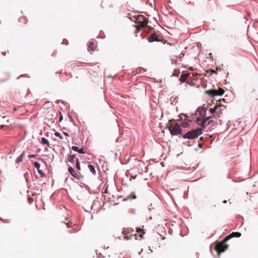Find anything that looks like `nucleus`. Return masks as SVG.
<instances>
[{"label":"nucleus","mask_w":258,"mask_h":258,"mask_svg":"<svg viewBox=\"0 0 258 258\" xmlns=\"http://www.w3.org/2000/svg\"><path fill=\"white\" fill-rule=\"evenodd\" d=\"M206 114V109L204 107H199L197 109L196 112V116H197V118L196 119V122L198 125H200L203 128H205L207 126V124H206V122L209 120L210 118H211V116H209L207 117H205L203 120L200 118L203 116H205Z\"/></svg>","instance_id":"1"},{"label":"nucleus","mask_w":258,"mask_h":258,"mask_svg":"<svg viewBox=\"0 0 258 258\" xmlns=\"http://www.w3.org/2000/svg\"><path fill=\"white\" fill-rule=\"evenodd\" d=\"M137 232H140L142 234L140 235V236L142 237V235L144 234L145 233L144 232V230L142 229H138L135 232L133 229H128L125 230L122 232V234L124 235V237L125 239L128 240V239H132L133 238H134L135 239H137Z\"/></svg>","instance_id":"2"},{"label":"nucleus","mask_w":258,"mask_h":258,"mask_svg":"<svg viewBox=\"0 0 258 258\" xmlns=\"http://www.w3.org/2000/svg\"><path fill=\"white\" fill-rule=\"evenodd\" d=\"M203 133V130L202 128H197L189 131L187 133L182 135V137L184 139H194L198 137Z\"/></svg>","instance_id":"3"},{"label":"nucleus","mask_w":258,"mask_h":258,"mask_svg":"<svg viewBox=\"0 0 258 258\" xmlns=\"http://www.w3.org/2000/svg\"><path fill=\"white\" fill-rule=\"evenodd\" d=\"M227 241H225V238L221 241L217 242L214 247L215 250L217 252L218 255H220V253L224 252L226 249H228L229 246L226 244Z\"/></svg>","instance_id":"4"},{"label":"nucleus","mask_w":258,"mask_h":258,"mask_svg":"<svg viewBox=\"0 0 258 258\" xmlns=\"http://www.w3.org/2000/svg\"><path fill=\"white\" fill-rule=\"evenodd\" d=\"M170 122L171 121H169V123L168 124L170 134L173 136L181 134L182 130L179 125L177 123H170Z\"/></svg>","instance_id":"5"},{"label":"nucleus","mask_w":258,"mask_h":258,"mask_svg":"<svg viewBox=\"0 0 258 258\" xmlns=\"http://www.w3.org/2000/svg\"><path fill=\"white\" fill-rule=\"evenodd\" d=\"M205 93L211 97H215L218 96H222L225 92V91L221 88L217 89H210L205 91Z\"/></svg>","instance_id":"6"},{"label":"nucleus","mask_w":258,"mask_h":258,"mask_svg":"<svg viewBox=\"0 0 258 258\" xmlns=\"http://www.w3.org/2000/svg\"><path fill=\"white\" fill-rule=\"evenodd\" d=\"M226 109V106L221 104L220 103L216 105V115H213L211 118H214L215 119H218V117L220 116V115L222 113V111Z\"/></svg>","instance_id":"7"},{"label":"nucleus","mask_w":258,"mask_h":258,"mask_svg":"<svg viewBox=\"0 0 258 258\" xmlns=\"http://www.w3.org/2000/svg\"><path fill=\"white\" fill-rule=\"evenodd\" d=\"M68 170L70 174L75 178L77 179H80L82 177V176L81 175L80 172H76L74 169L72 167H70L68 169Z\"/></svg>","instance_id":"8"},{"label":"nucleus","mask_w":258,"mask_h":258,"mask_svg":"<svg viewBox=\"0 0 258 258\" xmlns=\"http://www.w3.org/2000/svg\"><path fill=\"white\" fill-rule=\"evenodd\" d=\"M241 234L240 232H233L225 238V241H228L233 237H239L241 236Z\"/></svg>","instance_id":"9"},{"label":"nucleus","mask_w":258,"mask_h":258,"mask_svg":"<svg viewBox=\"0 0 258 258\" xmlns=\"http://www.w3.org/2000/svg\"><path fill=\"white\" fill-rule=\"evenodd\" d=\"M97 47V42H90L88 45V49L91 51H95Z\"/></svg>","instance_id":"10"},{"label":"nucleus","mask_w":258,"mask_h":258,"mask_svg":"<svg viewBox=\"0 0 258 258\" xmlns=\"http://www.w3.org/2000/svg\"><path fill=\"white\" fill-rule=\"evenodd\" d=\"M190 74L186 73H182L180 76V78L179 79V81L181 82L182 83L184 82L186 79L189 77Z\"/></svg>","instance_id":"11"},{"label":"nucleus","mask_w":258,"mask_h":258,"mask_svg":"<svg viewBox=\"0 0 258 258\" xmlns=\"http://www.w3.org/2000/svg\"><path fill=\"white\" fill-rule=\"evenodd\" d=\"M184 116L185 117V118H184L182 122L181 125L182 127L185 128L188 126L189 122L191 121L187 118V116L186 115H185Z\"/></svg>","instance_id":"12"},{"label":"nucleus","mask_w":258,"mask_h":258,"mask_svg":"<svg viewBox=\"0 0 258 258\" xmlns=\"http://www.w3.org/2000/svg\"><path fill=\"white\" fill-rule=\"evenodd\" d=\"M148 41L150 42H153V41H159V40H158V36L157 35L154 33V34H152L149 37H148Z\"/></svg>","instance_id":"13"},{"label":"nucleus","mask_w":258,"mask_h":258,"mask_svg":"<svg viewBox=\"0 0 258 258\" xmlns=\"http://www.w3.org/2000/svg\"><path fill=\"white\" fill-rule=\"evenodd\" d=\"M52 106H53V104L51 102H45V103H44L43 104L42 107L44 110L48 109V108H51V111H54L53 109L52 108Z\"/></svg>","instance_id":"14"},{"label":"nucleus","mask_w":258,"mask_h":258,"mask_svg":"<svg viewBox=\"0 0 258 258\" xmlns=\"http://www.w3.org/2000/svg\"><path fill=\"white\" fill-rule=\"evenodd\" d=\"M148 21L147 19L143 15H138L136 17V21H138V22H144V21Z\"/></svg>","instance_id":"15"},{"label":"nucleus","mask_w":258,"mask_h":258,"mask_svg":"<svg viewBox=\"0 0 258 258\" xmlns=\"http://www.w3.org/2000/svg\"><path fill=\"white\" fill-rule=\"evenodd\" d=\"M19 22L20 23H23V24H26L28 22V20L26 16H22L19 18Z\"/></svg>","instance_id":"16"},{"label":"nucleus","mask_w":258,"mask_h":258,"mask_svg":"<svg viewBox=\"0 0 258 258\" xmlns=\"http://www.w3.org/2000/svg\"><path fill=\"white\" fill-rule=\"evenodd\" d=\"M72 149L74 150V151L78 152V153L80 154H84L85 152L84 151L83 149H79L78 147L77 146H72Z\"/></svg>","instance_id":"17"},{"label":"nucleus","mask_w":258,"mask_h":258,"mask_svg":"<svg viewBox=\"0 0 258 258\" xmlns=\"http://www.w3.org/2000/svg\"><path fill=\"white\" fill-rule=\"evenodd\" d=\"M135 22L139 25L141 26L142 27L145 28L147 26V24L148 23V21H146L144 22H138V21H135Z\"/></svg>","instance_id":"18"},{"label":"nucleus","mask_w":258,"mask_h":258,"mask_svg":"<svg viewBox=\"0 0 258 258\" xmlns=\"http://www.w3.org/2000/svg\"><path fill=\"white\" fill-rule=\"evenodd\" d=\"M88 168L89 169L90 172L92 173L93 175H96V170L93 165L91 164L88 165Z\"/></svg>","instance_id":"19"},{"label":"nucleus","mask_w":258,"mask_h":258,"mask_svg":"<svg viewBox=\"0 0 258 258\" xmlns=\"http://www.w3.org/2000/svg\"><path fill=\"white\" fill-rule=\"evenodd\" d=\"M76 155H70L68 158V160L69 162L73 163L75 159Z\"/></svg>","instance_id":"20"},{"label":"nucleus","mask_w":258,"mask_h":258,"mask_svg":"<svg viewBox=\"0 0 258 258\" xmlns=\"http://www.w3.org/2000/svg\"><path fill=\"white\" fill-rule=\"evenodd\" d=\"M24 156V153L21 154L17 159V162L20 163L22 161Z\"/></svg>","instance_id":"21"},{"label":"nucleus","mask_w":258,"mask_h":258,"mask_svg":"<svg viewBox=\"0 0 258 258\" xmlns=\"http://www.w3.org/2000/svg\"><path fill=\"white\" fill-rule=\"evenodd\" d=\"M41 142L42 144L47 145L48 146H49L48 141L45 138H42Z\"/></svg>","instance_id":"22"},{"label":"nucleus","mask_w":258,"mask_h":258,"mask_svg":"<svg viewBox=\"0 0 258 258\" xmlns=\"http://www.w3.org/2000/svg\"><path fill=\"white\" fill-rule=\"evenodd\" d=\"M34 166L37 170L40 169V164L39 163L37 162H35L34 163Z\"/></svg>","instance_id":"23"},{"label":"nucleus","mask_w":258,"mask_h":258,"mask_svg":"<svg viewBox=\"0 0 258 258\" xmlns=\"http://www.w3.org/2000/svg\"><path fill=\"white\" fill-rule=\"evenodd\" d=\"M76 168L78 170H81V167L80 165V162L78 159H76Z\"/></svg>","instance_id":"24"},{"label":"nucleus","mask_w":258,"mask_h":258,"mask_svg":"<svg viewBox=\"0 0 258 258\" xmlns=\"http://www.w3.org/2000/svg\"><path fill=\"white\" fill-rule=\"evenodd\" d=\"M54 135L56 136V137H58L59 139H60L61 140H62L63 139V137L62 136V135L58 132H55L54 133Z\"/></svg>","instance_id":"25"},{"label":"nucleus","mask_w":258,"mask_h":258,"mask_svg":"<svg viewBox=\"0 0 258 258\" xmlns=\"http://www.w3.org/2000/svg\"><path fill=\"white\" fill-rule=\"evenodd\" d=\"M209 111L212 114H213L214 113H216V105L215 106V107L213 108H210Z\"/></svg>","instance_id":"26"},{"label":"nucleus","mask_w":258,"mask_h":258,"mask_svg":"<svg viewBox=\"0 0 258 258\" xmlns=\"http://www.w3.org/2000/svg\"><path fill=\"white\" fill-rule=\"evenodd\" d=\"M136 33H138L141 30V28H143L139 25H137L136 26Z\"/></svg>","instance_id":"27"},{"label":"nucleus","mask_w":258,"mask_h":258,"mask_svg":"<svg viewBox=\"0 0 258 258\" xmlns=\"http://www.w3.org/2000/svg\"><path fill=\"white\" fill-rule=\"evenodd\" d=\"M38 172L42 176V177H45V174L43 172V171L40 170V169H39L38 170Z\"/></svg>","instance_id":"28"},{"label":"nucleus","mask_w":258,"mask_h":258,"mask_svg":"<svg viewBox=\"0 0 258 258\" xmlns=\"http://www.w3.org/2000/svg\"><path fill=\"white\" fill-rule=\"evenodd\" d=\"M179 73V71L178 70H177V71L175 70L174 73L173 74V75L175 76H178V74Z\"/></svg>","instance_id":"29"},{"label":"nucleus","mask_w":258,"mask_h":258,"mask_svg":"<svg viewBox=\"0 0 258 258\" xmlns=\"http://www.w3.org/2000/svg\"><path fill=\"white\" fill-rule=\"evenodd\" d=\"M213 120H209L207 122H206V124H207V126L208 125H211V124H213Z\"/></svg>","instance_id":"30"},{"label":"nucleus","mask_w":258,"mask_h":258,"mask_svg":"<svg viewBox=\"0 0 258 258\" xmlns=\"http://www.w3.org/2000/svg\"><path fill=\"white\" fill-rule=\"evenodd\" d=\"M192 77H194L198 78V76H201V75L198 74V73H192Z\"/></svg>","instance_id":"31"},{"label":"nucleus","mask_w":258,"mask_h":258,"mask_svg":"<svg viewBox=\"0 0 258 258\" xmlns=\"http://www.w3.org/2000/svg\"><path fill=\"white\" fill-rule=\"evenodd\" d=\"M104 193H105V194L108 193V186L105 189Z\"/></svg>","instance_id":"32"},{"label":"nucleus","mask_w":258,"mask_h":258,"mask_svg":"<svg viewBox=\"0 0 258 258\" xmlns=\"http://www.w3.org/2000/svg\"><path fill=\"white\" fill-rule=\"evenodd\" d=\"M29 158H34L35 157V155H30L29 156Z\"/></svg>","instance_id":"33"},{"label":"nucleus","mask_w":258,"mask_h":258,"mask_svg":"<svg viewBox=\"0 0 258 258\" xmlns=\"http://www.w3.org/2000/svg\"><path fill=\"white\" fill-rule=\"evenodd\" d=\"M202 146H203L202 144H199V146L200 148H202Z\"/></svg>","instance_id":"34"},{"label":"nucleus","mask_w":258,"mask_h":258,"mask_svg":"<svg viewBox=\"0 0 258 258\" xmlns=\"http://www.w3.org/2000/svg\"><path fill=\"white\" fill-rule=\"evenodd\" d=\"M133 199H136V196L135 195H134V196L133 197Z\"/></svg>","instance_id":"35"},{"label":"nucleus","mask_w":258,"mask_h":258,"mask_svg":"<svg viewBox=\"0 0 258 258\" xmlns=\"http://www.w3.org/2000/svg\"><path fill=\"white\" fill-rule=\"evenodd\" d=\"M64 134L67 136H69V134L68 133H64Z\"/></svg>","instance_id":"36"},{"label":"nucleus","mask_w":258,"mask_h":258,"mask_svg":"<svg viewBox=\"0 0 258 258\" xmlns=\"http://www.w3.org/2000/svg\"><path fill=\"white\" fill-rule=\"evenodd\" d=\"M131 177H133V178L135 179L136 177V175H135L134 176H132Z\"/></svg>","instance_id":"37"},{"label":"nucleus","mask_w":258,"mask_h":258,"mask_svg":"<svg viewBox=\"0 0 258 258\" xmlns=\"http://www.w3.org/2000/svg\"><path fill=\"white\" fill-rule=\"evenodd\" d=\"M66 224L68 227H70L69 223H67Z\"/></svg>","instance_id":"38"},{"label":"nucleus","mask_w":258,"mask_h":258,"mask_svg":"<svg viewBox=\"0 0 258 258\" xmlns=\"http://www.w3.org/2000/svg\"><path fill=\"white\" fill-rule=\"evenodd\" d=\"M203 137H201L200 138V140H203Z\"/></svg>","instance_id":"39"},{"label":"nucleus","mask_w":258,"mask_h":258,"mask_svg":"<svg viewBox=\"0 0 258 258\" xmlns=\"http://www.w3.org/2000/svg\"><path fill=\"white\" fill-rule=\"evenodd\" d=\"M223 203H227V201H223Z\"/></svg>","instance_id":"40"},{"label":"nucleus","mask_w":258,"mask_h":258,"mask_svg":"<svg viewBox=\"0 0 258 258\" xmlns=\"http://www.w3.org/2000/svg\"><path fill=\"white\" fill-rule=\"evenodd\" d=\"M212 72L213 73H216V72L215 71H212Z\"/></svg>","instance_id":"41"}]
</instances>
